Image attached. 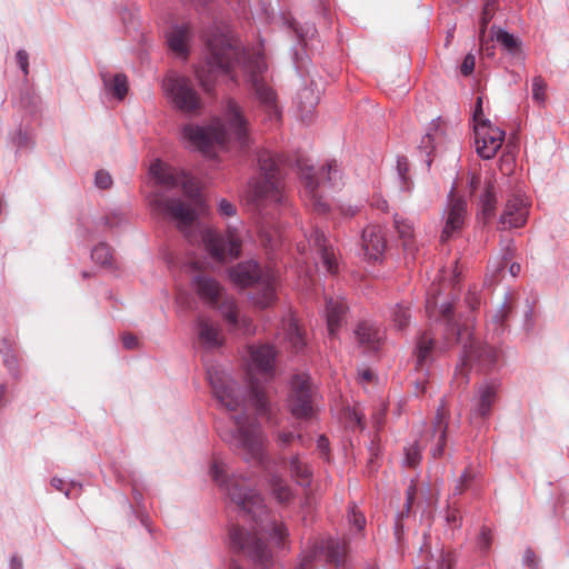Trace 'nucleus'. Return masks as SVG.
Segmentation results:
<instances>
[{
    "label": "nucleus",
    "instance_id": "nucleus-60",
    "mask_svg": "<svg viewBox=\"0 0 569 569\" xmlns=\"http://www.w3.org/2000/svg\"><path fill=\"white\" fill-rule=\"evenodd\" d=\"M3 362L9 370L13 371L17 367L18 360L14 355H7Z\"/></svg>",
    "mask_w": 569,
    "mask_h": 569
},
{
    "label": "nucleus",
    "instance_id": "nucleus-8",
    "mask_svg": "<svg viewBox=\"0 0 569 569\" xmlns=\"http://www.w3.org/2000/svg\"><path fill=\"white\" fill-rule=\"evenodd\" d=\"M259 179L251 186L250 200L258 208L280 204L284 200L283 184L274 156L267 150L258 153Z\"/></svg>",
    "mask_w": 569,
    "mask_h": 569
},
{
    "label": "nucleus",
    "instance_id": "nucleus-38",
    "mask_svg": "<svg viewBox=\"0 0 569 569\" xmlns=\"http://www.w3.org/2000/svg\"><path fill=\"white\" fill-rule=\"evenodd\" d=\"M286 336L296 352L303 349L306 342L303 335L295 320H290L286 329Z\"/></svg>",
    "mask_w": 569,
    "mask_h": 569
},
{
    "label": "nucleus",
    "instance_id": "nucleus-57",
    "mask_svg": "<svg viewBox=\"0 0 569 569\" xmlns=\"http://www.w3.org/2000/svg\"><path fill=\"white\" fill-rule=\"evenodd\" d=\"M122 343L126 349H134L138 346V339L133 335H123Z\"/></svg>",
    "mask_w": 569,
    "mask_h": 569
},
{
    "label": "nucleus",
    "instance_id": "nucleus-40",
    "mask_svg": "<svg viewBox=\"0 0 569 569\" xmlns=\"http://www.w3.org/2000/svg\"><path fill=\"white\" fill-rule=\"evenodd\" d=\"M393 326L402 330L410 322V312L409 309L402 305H397L391 313Z\"/></svg>",
    "mask_w": 569,
    "mask_h": 569
},
{
    "label": "nucleus",
    "instance_id": "nucleus-52",
    "mask_svg": "<svg viewBox=\"0 0 569 569\" xmlns=\"http://www.w3.org/2000/svg\"><path fill=\"white\" fill-rule=\"evenodd\" d=\"M219 212L221 216L231 217L236 213V207L229 201L222 199L219 203Z\"/></svg>",
    "mask_w": 569,
    "mask_h": 569
},
{
    "label": "nucleus",
    "instance_id": "nucleus-21",
    "mask_svg": "<svg viewBox=\"0 0 569 569\" xmlns=\"http://www.w3.org/2000/svg\"><path fill=\"white\" fill-rule=\"evenodd\" d=\"M528 209L522 194L513 193L506 203L503 213L500 217V223L505 229L520 228L527 222Z\"/></svg>",
    "mask_w": 569,
    "mask_h": 569
},
{
    "label": "nucleus",
    "instance_id": "nucleus-9",
    "mask_svg": "<svg viewBox=\"0 0 569 569\" xmlns=\"http://www.w3.org/2000/svg\"><path fill=\"white\" fill-rule=\"evenodd\" d=\"M230 278L241 287L257 284L258 292L253 296V301L260 308H267L274 302L278 274L272 268L261 269L257 262L247 261L232 268Z\"/></svg>",
    "mask_w": 569,
    "mask_h": 569
},
{
    "label": "nucleus",
    "instance_id": "nucleus-11",
    "mask_svg": "<svg viewBox=\"0 0 569 569\" xmlns=\"http://www.w3.org/2000/svg\"><path fill=\"white\" fill-rule=\"evenodd\" d=\"M193 288L199 298L210 307L218 309L231 327L236 328L238 326L236 302L233 298L224 293L216 279L199 274L193 279Z\"/></svg>",
    "mask_w": 569,
    "mask_h": 569
},
{
    "label": "nucleus",
    "instance_id": "nucleus-36",
    "mask_svg": "<svg viewBox=\"0 0 569 569\" xmlns=\"http://www.w3.org/2000/svg\"><path fill=\"white\" fill-rule=\"evenodd\" d=\"M491 33H493L496 41L509 53L517 54L520 52V41L513 34L495 26L491 28Z\"/></svg>",
    "mask_w": 569,
    "mask_h": 569
},
{
    "label": "nucleus",
    "instance_id": "nucleus-56",
    "mask_svg": "<svg viewBox=\"0 0 569 569\" xmlns=\"http://www.w3.org/2000/svg\"><path fill=\"white\" fill-rule=\"evenodd\" d=\"M416 492H417V485L412 481L411 485L407 489V503H406L407 511H409L411 509Z\"/></svg>",
    "mask_w": 569,
    "mask_h": 569
},
{
    "label": "nucleus",
    "instance_id": "nucleus-50",
    "mask_svg": "<svg viewBox=\"0 0 569 569\" xmlns=\"http://www.w3.org/2000/svg\"><path fill=\"white\" fill-rule=\"evenodd\" d=\"M478 546H479V548L482 551L489 550V548L491 546V531H490V529H488L486 527H483L481 529V532H480V536H479V540H478Z\"/></svg>",
    "mask_w": 569,
    "mask_h": 569
},
{
    "label": "nucleus",
    "instance_id": "nucleus-22",
    "mask_svg": "<svg viewBox=\"0 0 569 569\" xmlns=\"http://www.w3.org/2000/svg\"><path fill=\"white\" fill-rule=\"evenodd\" d=\"M362 249L365 256L372 261H378L386 251L387 239L380 226H368L362 231Z\"/></svg>",
    "mask_w": 569,
    "mask_h": 569
},
{
    "label": "nucleus",
    "instance_id": "nucleus-44",
    "mask_svg": "<svg viewBox=\"0 0 569 569\" xmlns=\"http://www.w3.org/2000/svg\"><path fill=\"white\" fill-rule=\"evenodd\" d=\"M421 460V448L415 443L406 449V463L407 466L415 468Z\"/></svg>",
    "mask_w": 569,
    "mask_h": 569
},
{
    "label": "nucleus",
    "instance_id": "nucleus-28",
    "mask_svg": "<svg viewBox=\"0 0 569 569\" xmlns=\"http://www.w3.org/2000/svg\"><path fill=\"white\" fill-rule=\"evenodd\" d=\"M191 29L189 24L176 26L167 36V42L171 51L186 58L189 52Z\"/></svg>",
    "mask_w": 569,
    "mask_h": 569
},
{
    "label": "nucleus",
    "instance_id": "nucleus-45",
    "mask_svg": "<svg viewBox=\"0 0 569 569\" xmlns=\"http://www.w3.org/2000/svg\"><path fill=\"white\" fill-rule=\"evenodd\" d=\"M473 479V473L470 468H466L462 475L460 476L453 492L456 495H461L467 488H469L471 481Z\"/></svg>",
    "mask_w": 569,
    "mask_h": 569
},
{
    "label": "nucleus",
    "instance_id": "nucleus-62",
    "mask_svg": "<svg viewBox=\"0 0 569 569\" xmlns=\"http://www.w3.org/2000/svg\"><path fill=\"white\" fill-rule=\"evenodd\" d=\"M328 447H329L328 439L325 436H321L318 439V448H319V450L322 451L326 455L327 451H328Z\"/></svg>",
    "mask_w": 569,
    "mask_h": 569
},
{
    "label": "nucleus",
    "instance_id": "nucleus-4",
    "mask_svg": "<svg viewBox=\"0 0 569 569\" xmlns=\"http://www.w3.org/2000/svg\"><path fill=\"white\" fill-rule=\"evenodd\" d=\"M226 118L228 127L220 120H214L208 127L186 124L182 129V138L207 156L211 153L216 146L223 148L230 140L231 134L240 147H246L248 142L247 120L233 100H229L227 103Z\"/></svg>",
    "mask_w": 569,
    "mask_h": 569
},
{
    "label": "nucleus",
    "instance_id": "nucleus-6",
    "mask_svg": "<svg viewBox=\"0 0 569 569\" xmlns=\"http://www.w3.org/2000/svg\"><path fill=\"white\" fill-rule=\"evenodd\" d=\"M250 361L247 368V376L250 387V400L261 416H270L271 406L268 400L264 385L260 381L272 379L274 373L276 350L272 346L260 345L249 348Z\"/></svg>",
    "mask_w": 569,
    "mask_h": 569
},
{
    "label": "nucleus",
    "instance_id": "nucleus-12",
    "mask_svg": "<svg viewBox=\"0 0 569 569\" xmlns=\"http://www.w3.org/2000/svg\"><path fill=\"white\" fill-rule=\"evenodd\" d=\"M244 69L249 73L251 87L260 106L270 120L278 121L281 117V111L274 90L266 82L262 76L267 69L263 58L261 56L250 57L244 64Z\"/></svg>",
    "mask_w": 569,
    "mask_h": 569
},
{
    "label": "nucleus",
    "instance_id": "nucleus-35",
    "mask_svg": "<svg viewBox=\"0 0 569 569\" xmlns=\"http://www.w3.org/2000/svg\"><path fill=\"white\" fill-rule=\"evenodd\" d=\"M435 347V339L429 332H423L417 343V367L422 368L429 360Z\"/></svg>",
    "mask_w": 569,
    "mask_h": 569
},
{
    "label": "nucleus",
    "instance_id": "nucleus-18",
    "mask_svg": "<svg viewBox=\"0 0 569 569\" xmlns=\"http://www.w3.org/2000/svg\"><path fill=\"white\" fill-rule=\"evenodd\" d=\"M446 213V222L440 234L441 242L449 241L455 233L459 232L462 229L467 217V201L461 197H456L453 189L449 194Z\"/></svg>",
    "mask_w": 569,
    "mask_h": 569
},
{
    "label": "nucleus",
    "instance_id": "nucleus-48",
    "mask_svg": "<svg viewBox=\"0 0 569 569\" xmlns=\"http://www.w3.org/2000/svg\"><path fill=\"white\" fill-rule=\"evenodd\" d=\"M96 186L100 189H108L112 184V178L111 176L103 170H99L96 173Z\"/></svg>",
    "mask_w": 569,
    "mask_h": 569
},
{
    "label": "nucleus",
    "instance_id": "nucleus-30",
    "mask_svg": "<svg viewBox=\"0 0 569 569\" xmlns=\"http://www.w3.org/2000/svg\"><path fill=\"white\" fill-rule=\"evenodd\" d=\"M479 398L473 408V412L480 417H487L490 413L492 405L496 402L498 386L493 382L485 383L479 387Z\"/></svg>",
    "mask_w": 569,
    "mask_h": 569
},
{
    "label": "nucleus",
    "instance_id": "nucleus-49",
    "mask_svg": "<svg viewBox=\"0 0 569 569\" xmlns=\"http://www.w3.org/2000/svg\"><path fill=\"white\" fill-rule=\"evenodd\" d=\"M475 56L471 53L467 54L460 66V72L466 77L470 76L475 70Z\"/></svg>",
    "mask_w": 569,
    "mask_h": 569
},
{
    "label": "nucleus",
    "instance_id": "nucleus-13",
    "mask_svg": "<svg viewBox=\"0 0 569 569\" xmlns=\"http://www.w3.org/2000/svg\"><path fill=\"white\" fill-rule=\"evenodd\" d=\"M163 90L173 107L186 114H198L202 109L199 93L186 77L169 74L163 81Z\"/></svg>",
    "mask_w": 569,
    "mask_h": 569
},
{
    "label": "nucleus",
    "instance_id": "nucleus-7",
    "mask_svg": "<svg viewBox=\"0 0 569 569\" xmlns=\"http://www.w3.org/2000/svg\"><path fill=\"white\" fill-rule=\"evenodd\" d=\"M298 168L302 187L300 193L305 204L317 213H326L329 210V204L323 192L327 184H335L339 172L337 162L330 161L317 171L307 162L299 161Z\"/></svg>",
    "mask_w": 569,
    "mask_h": 569
},
{
    "label": "nucleus",
    "instance_id": "nucleus-42",
    "mask_svg": "<svg viewBox=\"0 0 569 569\" xmlns=\"http://www.w3.org/2000/svg\"><path fill=\"white\" fill-rule=\"evenodd\" d=\"M498 8L497 0H485L481 19H480V30L481 33H486L487 26L492 20L495 12Z\"/></svg>",
    "mask_w": 569,
    "mask_h": 569
},
{
    "label": "nucleus",
    "instance_id": "nucleus-33",
    "mask_svg": "<svg viewBox=\"0 0 569 569\" xmlns=\"http://www.w3.org/2000/svg\"><path fill=\"white\" fill-rule=\"evenodd\" d=\"M496 190L491 181L486 183L485 192L480 198V217L483 222L489 221L496 213Z\"/></svg>",
    "mask_w": 569,
    "mask_h": 569
},
{
    "label": "nucleus",
    "instance_id": "nucleus-51",
    "mask_svg": "<svg viewBox=\"0 0 569 569\" xmlns=\"http://www.w3.org/2000/svg\"><path fill=\"white\" fill-rule=\"evenodd\" d=\"M466 303L471 311H475L480 306V297L476 291L470 290L466 296Z\"/></svg>",
    "mask_w": 569,
    "mask_h": 569
},
{
    "label": "nucleus",
    "instance_id": "nucleus-25",
    "mask_svg": "<svg viewBox=\"0 0 569 569\" xmlns=\"http://www.w3.org/2000/svg\"><path fill=\"white\" fill-rule=\"evenodd\" d=\"M393 227L401 241L403 251L413 258L418 251V246L415 238L413 222L406 217L396 214L393 218Z\"/></svg>",
    "mask_w": 569,
    "mask_h": 569
},
{
    "label": "nucleus",
    "instance_id": "nucleus-47",
    "mask_svg": "<svg viewBox=\"0 0 569 569\" xmlns=\"http://www.w3.org/2000/svg\"><path fill=\"white\" fill-rule=\"evenodd\" d=\"M349 521L358 529V530H361L363 529L365 525H366V518L365 516L359 512L356 508V506L353 505L351 508H350V512H349Z\"/></svg>",
    "mask_w": 569,
    "mask_h": 569
},
{
    "label": "nucleus",
    "instance_id": "nucleus-31",
    "mask_svg": "<svg viewBox=\"0 0 569 569\" xmlns=\"http://www.w3.org/2000/svg\"><path fill=\"white\" fill-rule=\"evenodd\" d=\"M287 468L290 471L291 477L301 486H309L312 478V471L307 461L300 456H292L288 462Z\"/></svg>",
    "mask_w": 569,
    "mask_h": 569
},
{
    "label": "nucleus",
    "instance_id": "nucleus-17",
    "mask_svg": "<svg viewBox=\"0 0 569 569\" xmlns=\"http://www.w3.org/2000/svg\"><path fill=\"white\" fill-rule=\"evenodd\" d=\"M473 129L478 154L483 159H492L502 146L505 131L492 126L489 120H481L473 124Z\"/></svg>",
    "mask_w": 569,
    "mask_h": 569
},
{
    "label": "nucleus",
    "instance_id": "nucleus-63",
    "mask_svg": "<svg viewBox=\"0 0 569 569\" xmlns=\"http://www.w3.org/2000/svg\"><path fill=\"white\" fill-rule=\"evenodd\" d=\"M51 486L59 490V491H63L64 490V487L67 486L66 482L60 479V478H52L51 480Z\"/></svg>",
    "mask_w": 569,
    "mask_h": 569
},
{
    "label": "nucleus",
    "instance_id": "nucleus-20",
    "mask_svg": "<svg viewBox=\"0 0 569 569\" xmlns=\"http://www.w3.org/2000/svg\"><path fill=\"white\" fill-rule=\"evenodd\" d=\"M448 419V407L445 400H441L437 409L432 426L428 431V439L436 442L435 448L431 449V455L433 458H439L443 453L447 438Z\"/></svg>",
    "mask_w": 569,
    "mask_h": 569
},
{
    "label": "nucleus",
    "instance_id": "nucleus-46",
    "mask_svg": "<svg viewBox=\"0 0 569 569\" xmlns=\"http://www.w3.org/2000/svg\"><path fill=\"white\" fill-rule=\"evenodd\" d=\"M511 310L512 306L509 302H503L500 309L492 316L493 322L502 327Z\"/></svg>",
    "mask_w": 569,
    "mask_h": 569
},
{
    "label": "nucleus",
    "instance_id": "nucleus-10",
    "mask_svg": "<svg viewBox=\"0 0 569 569\" xmlns=\"http://www.w3.org/2000/svg\"><path fill=\"white\" fill-rule=\"evenodd\" d=\"M236 431H226L221 438L241 450L244 459L262 463L264 459V437L259 426L247 416H233Z\"/></svg>",
    "mask_w": 569,
    "mask_h": 569
},
{
    "label": "nucleus",
    "instance_id": "nucleus-61",
    "mask_svg": "<svg viewBox=\"0 0 569 569\" xmlns=\"http://www.w3.org/2000/svg\"><path fill=\"white\" fill-rule=\"evenodd\" d=\"M525 561L529 567H536L537 560L535 552L531 550H527L525 553Z\"/></svg>",
    "mask_w": 569,
    "mask_h": 569
},
{
    "label": "nucleus",
    "instance_id": "nucleus-3",
    "mask_svg": "<svg viewBox=\"0 0 569 569\" xmlns=\"http://www.w3.org/2000/svg\"><path fill=\"white\" fill-rule=\"evenodd\" d=\"M440 312L445 326V348L458 342L463 346L462 362L453 376V382L458 387H463L469 382L468 367L475 366L479 370H487L496 362L498 353L492 347L476 340L467 326L462 328L453 321L451 303L441 306Z\"/></svg>",
    "mask_w": 569,
    "mask_h": 569
},
{
    "label": "nucleus",
    "instance_id": "nucleus-55",
    "mask_svg": "<svg viewBox=\"0 0 569 569\" xmlns=\"http://www.w3.org/2000/svg\"><path fill=\"white\" fill-rule=\"evenodd\" d=\"M481 120H486L483 118V111H482V98L479 97L477 99L476 108L473 111V124H478Z\"/></svg>",
    "mask_w": 569,
    "mask_h": 569
},
{
    "label": "nucleus",
    "instance_id": "nucleus-32",
    "mask_svg": "<svg viewBox=\"0 0 569 569\" xmlns=\"http://www.w3.org/2000/svg\"><path fill=\"white\" fill-rule=\"evenodd\" d=\"M269 488L272 497L280 505H288L295 495L290 486L281 477L272 476L269 480Z\"/></svg>",
    "mask_w": 569,
    "mask_h": 569
},
{
    "label": "nucleus",
    "instance_id": "nucleus-41",
    "mask_svg": "<svg viewBox=\"0 0 569 569\" xmlns=\"http://www.w3.org/2000/svg\"><path fill=\"white\" fill-rule=\"evenodd\" d=\"M532 99L538 104H545L547 101V82L541 76L532 79Z\"/></svg>",
    "mask_w": 569,
    "mask_h": 569
},
{
    "label": "nucleus",
    "instance_id": "nucleus-1",
    "mask_svg": "<svg viewBox=\"0 0 569 569\" xmlns=\"http://www.w3.org/2000/svg\"><path fill=\"white\" fill-rule=\"evenodd\" d=\"M226 468L221 461L214 460L210 475L217 483L226 486L227 495L243 520H250V528L236 525L229 532L231 547L249 557L262 569H270L273 565L272 549L262 540L269 536L273 548H284L288 542V530L283 522L277 521L267 509L262 497L247 485L242 477L233 476L224 479Z\"/></svg>",
    "mask_w": 569,
    "mask_h": 569
},
{
    "label": "nucleus",
    "instance_id": "nucleus-24",
    "mask_svg": "<svg viewBox=\"0 0 569 569\" xmlns=\"http://www.w3.org/2000/svg\"><path fill=\"white\" fill-rule=\"evenodd\" d=\"M447 140V124L438 118L432 120L428 127L426 134L422 137L419 148L426 152L427 156L436 152Z\"/></svg>",
    "mask_w": 569,
    "mask_h": 569
},
{
    "label": "nucleus",
    "instance_id": "nucleus-58",
    "mask_svg": "<svg viewBox=\"0 0 569 569\" xmlns=\"http://www.w3.org/2000/svg\"><path fill=\"white\" fill-rule=\"evenodd\" d=\"M362 419H363V416L360 412H358L357 410H353L350 413V423L359 427L360 429H363Z\"/></svg>",
    "mask_w": 569,
    "mask_h": 569
},
{
    "label": "nucleus",
    "instance_id": "nucleus-37",
    "mask_svg": "<svg viewBox=\"0 0 569 569\" xmlns=\"http://www.w3.org/2000/svg\"><path fill=\"white\" fill-rule=\"evenodd\" d=\"M92 260L106 268L113 267V254L111 248L106 243H99L91 252Z\"/></svg>",
    "mask_w": 569,
    "mask_h": 569
},
{
    "label": "nucleus",
    "instance_id": "nucleus-39",
    "mask_svg": "<svg viewBox=\"0 0 569 569\" xmlns=\"http://www.w3.org/2000/svg\"><path fill=\"white\" fill-rule=\"evenodd\" d=\"M109 90L113 93L118 99H123L128 91V80L124 74L118 73L116 74L110 83H107Z\"/></svg>",
    "mask_w": 569,
    "mask_h": 569
},
{
    "label": "nucleus",
    "instance_id": "nucleus-15",
    "mask_svg": "<svg viewBox=\"0 0 569 569\" xmlns=\"http://www.w3.org/2000/svg\"><path fill=\"white\" fill-rule=\"evenodd\" d=\"M289 409L299 419H311L317 412L316 390L309 377L296 376L289 396Z\"/></svg>",
    "mask_w": 569,
    "mask_h": 569
},
{
    "label": "nucleus",
    "instance_id": "nucleus-27",
    "mask_svg": "<svg viewBox=\"0 0 569 569\" xmlns=\"http://www.w3.org/2000/svg\"><path fill=\"white\" fill-rule=\"evenodd\" d=\"M358 342L368 350H377L385 338V331L375 323L360 322L355 331Z\"/></svg>",
    "mask_w": 569,
    "mask_h": 569
},
{
    "label": "nucleus",
    "instance_id": "nucleus-19",
    "mask_svg": "<svg viewBox=\"0 0 569 569\" xmlns=\"http://www.w3.org/2000/svg\"><path fill=\"white\" fill-rule=\"evenodd\" d=\"M347 552V543L337 539L329 538L315 546L312 556H305L301 560L299 569H311L312 558L325 556L327 562L340 566L345 562Z\"/></svg>",
    "mask_w": 569,
    "mask_h": 569
},
{
    "label": "nucleus",
    "instance_id": "nucleus-64",
    "mask_svg": "<svg viewBox=\"0 0 569 569\" xmlns=\"http://www.w3.org/2000/svg\"><path fill=\"white\" fill-rule=\"evenodd\" d=\"M11 569H22V560L19 557L11 558Z\"/></svg>",
    "mask_w": 569,
    "mask_h": 569
},
{
    "label": "nucleus",
    "instance_id": "nucleus-59",
    "mask_svg": "<svg viewBox=\"0 0 569 569\" xmlns=\"http://www.w3.org/2000/svg\"><path fill=\"white\" fill-rule=\"evenodd\" d=\"M293 439H295V435L289 431L288 432L282 431V432H279V435H278V441L283 446L289 445Z\"/></svg>",
    "mask_w": 569,
    "mask_h": 569
},
{
    "label": "nucleus",
    "instance_id": "nucleus-54",
    "mask_svg": "<svg viewBox=\"0 0 569 569\" xmlns=\"http://www.w3.org/2000/svg\"><path fill=\"white\" fill-rule=\"evenodd\" d=\"M17 60H18V63H19L21 70L23 71V73L28 74V67H29L28 53L24 50H19L17 52Z\"/></svg>",
    "mask_w": 569,
    "mask_h": 569
},
{
    "label": "nucleus",
    "instance_id": "nucleus-34",
    "mask_svg": "<svg viewBox=\"0 0 569 569\" xmlns=\"http://www.w3.org/2000/svg\"><path fill=\"white\" fill-rule=\"evenodd\" d=\"M318 103V97L311 89L305 88L298 94V107L301 112L302 121H310L315 108Z\"/></svg>",
    "mask_w": 569,
    "mask_h": 569
},
{
    "label": "nucleus",
    "instance_id": "nucleus-53",
    "mask_svg": "<svg viewBox=\"0 0 569 569\" xmlns=\"http://www.w3.org/2000/svg\"><path fill=\"white\" fill-rule=\"evenodd\" d=\"M455 562L456 560L451 552L443 553L439 565V569H452Z\"/></svg>",
    "mask_w": 569,
    "mask_h": 569
},
{
    "label": "nucleus",
    "instance_id": "nucleus-2",
    "mask_svg": "<svg viewBox=\"0 0 569 569\" xmlns=\"http://www.w3.org/2000/svg\"><path fill=\"white\" fill-rule=\"evenodd\" d=\"M150 173L157 183L167 188H180L184 200L171 198L161 191L154 192L150 198V204L159 212L172 219L178 229L191 241L189 229L193 226L199 214L204 211V203L200 196L196 181L183 170H178L161 160H156L150 166Z\"/></svg>",
    "mask_w": 569,
    "mask_h": 569
},
{
    "label": "nucleus",
    "instance_id": "nucleus-26",
    "mask_svg": "<svg viewBox=\"0 0 569 569\" xmlns=\"http://www.w3.org/2000/svg\"><path fill=\"white\" fill-rule=\"evenodd\" d=\"M347 312V305L342 298H329L326 302V316L328 333L331 338L337 336V332L345 321Z\"/></svg>",
    "mask_w": 569,
    "mask_h": 569
},
{
    "label": "nucleus",
    "instance_id": "nucleus-14",
    "mask_svg": "<svg viewBox=\"0 0 569 569\" xmlns=\"http://www.w3.org/2000/svg\"><path fill=\"white\" fill-rule=\"evenodd\" d=\"M201 240L208 253L217 261L223 262L239 257L241 240L233 229H228L226 234L213 229L200 230Z\"/></svg>",
    "mask_w": 569,
    "mask_h": 569
},
{
    "label": "nucleus",
    "instance_id": "nucleus-16",
    "mask_svg": "<svg viewBox=\"0 0 569 569\" xmlns=\"http://www.w3.org/2000/svg\"><path fill=\"white\" fill-rule=\"evenodd\" d=\"M207 376L217 400L228 410H236L240 406L241 400L236 392L234 381L218 367L209 368Z\"/></svg>",
    "mask_w": 569,
    "mask_h": 569
},
{
    "label": "nucleus",
    "instance_id": "nucleus-23",
    "mask_svg": "<svg viewBox=\"0 0 569 569\" xmlns=\"http://www.w3.org/2000/svg\"><path fill=\"white\" fill-rule=\"evenodd\" d=\"M197 335L206 349H216L223 345L220 326L206 316H199L197 319Z\"/></svg>",
    "mask_w": 569,
    "mask_h": 569
},
{
    "label": "nucleus",
    "instance_id": "nucleus-5",
    "mask_svg": "<svg viewBox=\"0 0 569 569\" xmlns=\"http://www.w3.org/2000/svg\"><path fill=\"white\" fill-rule=\"evenodd\" d=\"M209 58L206 66L196 70L197 78L203 90L210 93L218 73L229 74L231 80L234 62L240 58V48L231 34L229 26L216 23L206 34Z\"/></svg>",
    "mask_w": 569,
    "mask_h": 569
},
{
    "label": "nucleus",
    "instance_id": "nucleus-29",
    "mask_svg": "<svg viewBox=\"0 0 569 569\" xmlns=\"http://www.w3.org/2000/svg\"><path fill=\"white\" fill-rule=\"evenodd\" d=\"M312 242L320 254L322 266L329 273H336L338 271L336 253L333 248L328 243L325 234L320 231H315L312 234Z\"/></svg>",
    "mask_w": 569,
    "mask_h": 569
},
{
    "label": "nucleus",
    "instance_id": "nucleus-43",
    "mask_svg": "<svg viewBox=\"0 0 569 569\" xmlns=\"http://www.w3.org/2000/svg\"><path fill=\"white\" fill-rule=\"evenodd\" d=\"M495 36L491 33L490 38H486V33H481L479 31V41H480V51L481 54L488 58H491L495 56V46H493Z\"/></svg>",
    "mask_w": 569,
    "mask_h": 569
}]
</instances>
